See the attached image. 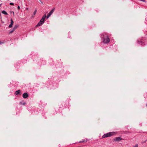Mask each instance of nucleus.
<instances>
[{"label":"nucleus","mask_w":147,"mask_h":147,"mask_svg":"<svg viewBox=\"0 0 147 147\" xmlns=\"http://www.w3.org/2000/svg\"><path fill=\"white\" fill-rule=\"evenodd\" d=\"M46 17V16L45 15L44 16L37 24L36 26V27L37 26H40L41 24H43Z\"/></svg>","instance_id":"f257e3e1"},{"label":"nucleus","mask_w":147,"mask_h":147,"mask_svg":"<svg viewBox=\"0 0 147 147\" xmlns=\"http://www.w3.org/2000/svg\"><path fill=\"white\" fill-rule=\"evenodd\" d=\"M115 133L114 132H110L104 134L102 136V138H105L109 137L114 135Z\"/></svg>","instance_id":"f03ea898"},{"label":"nucleus","mask_w":147,"mask_h":147,"mask_svg":"<svg viewBox=\"0 0 147 147\" xmlns=\"http://www.w3.org/2000/svg\"><path fill=\"white\" fill-rule=\"evenodd\" d=\"M110 41V38L108 36H107L106 38H104L103 42L105 43H108Z\"/></svg>","instance_id":"7ed1b4c3"},{"label":"nucleus","mask_w":147,"mask_h":147,"mask_svg":"<svg viewBox=\"0 0 147 147\" xmlns=\"http://www.w3.org/2000/svg\"><path fill=\"white\" fill-rule=\"evenodd\" d=\"M23 97L25 98L28 96V95L27 93H24L23 94Z\"/></svg>","instance_id":"20e7f679"},{"label":"nucleus","mask_w":147,"mask_h":147,"mask_svg":"<svg viewBox=\"0 0 147 147\" xmlns=\"http://www.w3.org/2000/svg\"><path fill=\"white\" fill-rule=\"evenodd\" d=\"M11 23L9 24V27H8L9 28H11L12 27V26L13 23L14 22L12 19H11Z\"/></svg>","instance_id":"39448f33"},{"label":"nucleus","mask_w":147,"mask_h":147,"mask_svg":"<svg viewBox=\"0 0 147 147\" xmlns=\"http://www.w3.org/2000/svg\"><path fill=\"white\" fill-rule=\"evenodd\" d=\"M121 140V138L120 137H117L114 139V141H119Z\"/></svg>","instance_id":"423d86ee"},{"label":"nucleus","mask_w":147,"mask_h":147,"mask_svg":"<svg viewBox=\"0 0 147 147\" xmlns=\"http://www.w3.org/2000/svg\"><path fill=\"white\" fill-rule=\"evenodd\" d=\"M55 9V8L53 9L49 13L50 15H51L53 13Z\"/></svg>","instance_id":"0eeeda50"},{"label":"nucleus","mask_w":147,"mask_h":147,"mask_svg":"<svg viewBox=\"0 0 147 147\" xmlns=\"http://www.w3.org/2000/svg\"><path fill=\"white\" fill-rule=\"evenodd\" d=\"M20 90H18L16 91V92H15V94L16 95L20 94Z\"/></svg>","instance_id":"6e6552de"},{"label":"nucleus","mask_w":147,"mask_h":147,"mask_svg":"<svg viewBox=\"0 0 147 147\" xmlns=\"http://www.w3.org/2000/svg\"><path fill=\"white\" fill-rule=\"evenodd\" d=\"M2 13H3V14L5 15H7V12L5 11H4V10L3 11H2Z\"/></svg>","instance_id":"1a4fd4ad"},{"label":"nucleus","mask_w":147,"mask_h":147,"mask_svg":"<svg viewBox=\"0 0 147 147\" xmlns=\"http://www.w3.org/2000/svg\"><path fill=\"white\" fill-rule=\"evenodd\" d=\"M36 11H37V10L36 9L35 11H34V12L32 15V16L33 17H34V15H35V14H36Z\"/></svg>","instance_id":"9d476101"},{"label":"nucleus","mask_w":147,"mask_h":147,"mask_svg":"<svg viewBox=\"0 0 147 147\" xmlns=\"http://www.w3.org/2000/svg\"><path fill=\"white\" fill-rule=\"evenodd\" d=\"M51 15H50V14L49 13L47 15V18H48Z\"/></svg>","instance_id":"9b49d317"},{"label":"nucleus","mask_w":147,"mask_h":147,"mask_svg":"<svg viewBox=\"0 0 147 147\" xmlns=\"http://www.w3.org/2000/svg\"><path fill=\"white\" fill-rule=\"evenodd\" d=\"M17 27H18V26L17 25H16L13 28V29H14V30H15V29H16V28H17Z\"/></svg>","instance_id":"f8f14e48"},{"label":"nucleus","mask_w":147,"mask_h":147,"mask_svg":"<svg viewBox=\"0 0 147 147\" xmlns=\"http://www.w3.org/2000/svg\"><path fill=\"white\" fill-rule=\"evenodd\" d=\"M10 13L11 14V13H13V16H14V12L13 11H11L10 12Z\"/></svg>","instance_id":"ddd939ff"},{"label":"nucleus","mask_w":147,"mask_h":147,"mask_svg":"<svg viewBox=\"0 0 147 147\" xmlns=\"http://www.w3.org/2000/svg\"><path fill=\"white\" fill-rule=\"evenodd\" d=\"M14 30H14V29H13L12 30L10 31V33H11L13 32Z\"/></svg>","instance_id":"4468645a"},{"label":"nucleus","mask_w":147,"mask_h":147,"mask_svg":"<svg viewBox=\"0 0 147 147\" xmlns=\"http://www.w3.org/2000/svg\"><path fill=\"white\" fill-rule=\"evenodd\" d=\"M9 4L11 5H13L14 4L13 3H9Z\"/></svg>","instance_id":"2eb2a0df"},{"label":"nucleus","mask_w":147,"mask_h":147,"mask_svg":"<svg viewBox=\"0 0 147 147\" xmlns=\"http://www.w3.org/2000/svg\"><path fill=\"white\" fill-rule=\"evenodd\" d=\"M84 141H85V140H83V141H80L79 142V143L83 142H84Z\"/></svg>","instance_id":"dca6fc26"},{"label":"nucleus","mask_w":147,"mask_h":147,"mask_svg":"<svg viewBox=\"0 0 147 147\" xmlns=\"http://www.w3.org/2000/svg\"><path fill=\"white\" fill-rule=\"evenodd\" d=\"M134 147H138V144H136Z\"/></svg>","instance_id":"f3484780"},{"label":"nucleus","mask_w":147,"mask_h":147,"mask_svg":"<svg viewBox=\"0 0 147 147\" xmlns=\"http://www.w3.org/2000/svg\"><path fill=\"white\" fill-rule=\"evenodd\" d=\"M4 43V42H3L0 41V44H3Z\"/></svg>","instance_id":"a211bd4d"},{"label":"nucleus","mask_w":147,"mask_h":147,"mask_svg":"<svg viewBox=\"0 0 147 147\" xmlns=\"http://www.w3.org/2000/svg\"><path fill=\"white\" fill-rule=\"evenodd\" d=\"M18 10H19L20 9V7L19 6H18Z\"/></svg>","instance_id":"6ab92c4d"},{"label":"nucleus","mask_w":147,"mask_h":147,"mask_svg":"<svg viewBox=\"0 0 147 147\" xmlns=\"http://www.w3.org/2000/svg\"><path fill=\"white\" fill-rule=\"evenodd\" d=\"M141 1H143V2H146V1L145 0H140Z\"/></svg>","instance_id":"aec40b11"},{"label":"nucleus","mask_w":147,"mask_h":147,"mask_svg":"<svg viewBox=\"0 0 147 147\" xmlns=\"http://www.w3.org/2000/svg\"><path fill=\"white\" fill-rule=\"evenodd\" d=\"M39 1H40V2L42 3V2L41 0H39Z\"/></svg>","instance_id":"412c9836"},{"label":"nucleus","mask_w":147,"mask_h":147,"mask_svg":"<svg viewBox=\"0 0 147 147\" xmlns=\"http://www.w3.org/2000/svg\"><path fill=\"white\" fill-rule=\"evenodd\" d=\"M146 106L147 107V104H146Z\"/></svg>","instance_id":"4be33fe9"}]
</instances>
